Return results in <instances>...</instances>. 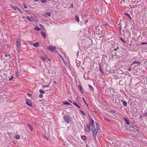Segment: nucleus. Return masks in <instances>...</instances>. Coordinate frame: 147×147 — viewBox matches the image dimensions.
Listing matches in <instances>:
<instances>
[{
  "label": "nucleus",
  "mask_w": 147,
  "mask_h": 147,
  "mask_svg": "<svg viewBox=\"0 0 147 147\" xmlns=\"http://www.w3.org/2000/svg\"><path fill=\"white\" fill-rule=\"evenodd\" d=\"M26 19H27V20H29V21H31V22H32V20H31V19H30V18L29 17H28V16H27V17H26Z\"/></svg>",
  "instance_id": "e433bc0d"
},
{
  "label": "nucleus",
  "mask_w": 147,
  "mask_h": 147,
  "mask_svg": "<svg viewBox=\"0 0 147 147\" xmlns=\"http://www.w3.org/2000/svg\"><path fill=\"white\" fill-rule=\"evenodd\" d=\"M41 1L42 3H46L47 2V1L46 0H40Z\"/></svg>",
  "instance_id": "72a5a7b5"
},
{
  "label": "nucleus",
  "mask_w": 147,
  "mask_h": 147,
  "mask_svg": "<svg viewBox=\"0 0 147 147\" xmlns=\"http://www.w3.org/2000/svg\"><path fill=\"white\" fill-rule=\"evenodd\" d=\"M91 119V121L90 122L89 124H87L85 127L86 131L87 132H89L90 131L91 128L90 127H92V130L95 127L94 121L92 119Z\"/></svg>",
  "instance_id": "f257e3e1"
},
{
  "label": "nucleus",
  "mask_w": 147,
  "mask_h": 147,
  "mask_svg": "<svg viewBox=\"0 0 147 147\" xmlns=\"http://www.w3.org/2000/svg\"><path fill=\"white\" fill-rule=\"evenodd\" d=\"M137 64L138 65H141V63L140 62H137L136 61H134L131 65L134 64Z\"/></svg>",
  "instance_id": "1a4fd4ad"
},
{
  "label": "nucleus",
  "mask_w": 147,
  "mask_h": 147,
  "mask_svg": "<svg viewBox=\"0 0 147 147\" xmlns=\"http://www.w3.org/2000/svg\"><path fill=\"white\" fill-rule=\"evenodd\" d=\"M40 27L42 29L44 28V26L41 24H40Z\"/></svg>",
  "instance_id": "37998d69"
},
{
  "label": "nucleus",
  "mask_w": 147,
  "mask_h": 147,
  "mask_svg": "<svg viewBox=\"0 0 147 147\" xmlns=\"http://www.w3.org/2000/svg\"><path fill=\"white\" fill-rule=\"evenodd\" d=\"M124 14L127 17L131 19V17L130 15L127 13H125Z\"/></svg>",
  "instance_id": "6ab92c4d"
},
{
  "label": "nucleus",
  "mask_w": 147,
  "mask_h": 147,
  "mask_svg": "<svg viewBox=\"0 0 147 147\" xmlns=\"http://www.w3.org/2000/svg\"><path fill=\"white\" fill-rule=\"evenodd\" d=\"M51 13L50 12H46L45 13V14L47 15L49 17H50L51 15Z\"/></svg>",
  "instance_id": "5701e85b"
},
{
  "label": "nucleus",
  "mask_w": 147,
  "mask_h": 147,
  "mask_svg": "<svg viewBox=\"0 0 147 147\" xmlns=\"http://www.w3.org/2000/svg\"><path fill=\"white\" fill-rule=\"evenodd\" d=\"M141 44L142 45H146V44H147V42L146 43V42H143L141 43Z\"/></svg>",
  "instance_id": "de8ad7c7"
},
{
  "label": "nucleus",
  "mask_w": 147,
  "mask_h": 147,
  "mask_svg": "<svg viewBox=\"0 0 147 147\" xmlns=\"http://www.w3.org/2000/svg\"><path fill=\"white\" fill-rule=\"evenodd\" d=\"M39 92L41 94H44L45 93L44 91L42 90H40Z\"/></svg>",
  "instance_id": "473e14b6"
},
{
  "label": "nucleus",
  "mask_w": 147,
  "mask_h": 147,
  "mask_svg": "<svg viewBox=\"0 0 147 147\" xmlns=\"http://www.w3.org/2000/svg\"><path fill=\"white\" fill-rule=\"evenodd\" d=\"M7 56H8V55H7V54H5V56L6 57H7Z\"/></svg>",
  "instance_id": "5fc2aeb1"
},
{
  "label": "nucleus",
  "mask_w": 147,
  "mask_h": 147,
  "mask_svg": "<svg viewBox=\"0 0 147 147\" xmlns=\"http://www.w3.org/2000/svg\"><path fill=\"white\" fill-rule=\"evenodd\" d=\"M29 11V10H28V11H27V12H29V11Z\"/></svg>",
  "instance_id": "680f3d73"
},
{
  "label": "nucleus",
  "mask_w": 147,
  "mask_h": 147,
  "mask_svg": "<svg viewBox=\"0 0 147 147\" xmlns=\"http://www.w3.org/2000/svg\"><path fill=\"white\" fill-rule=\"evenodd\" d=\"M75 20L77 21L78 22H79L80 21V20L79 17L77 16H76L75 17Z\"/></svg>",
  "instance_id": "b1692460"
},
{
  "label": "nucleus",
  "mask_w": 147,
  "mask_h": 147,
  "mask_svg": "<svg viewBox=\"0 0 147 147\" xmlns=\"http://www.w3.org/2000/svg\"><path fill=\"white\" fill-rule=\"evenodd\" d=\"M81 138L83 140H86V136H81Z\"/></svg>",
  "instance_id": "393cba45"
},
{
  "label": "nucleus",
  "mask_w": 147,
  "mask_h": 147,
  "mask_svg": "<svg viewBox=\"0 0 147 147\" xmlns=\"http://www.w3.org/2000/svg\"><path fill=\"white\" fill-rule=\"evenodd\" d=\"M27 125L28 127L31 129V130L32 131L33 130V129L32 125H31L29 124H28Z\"/></svg>",
  "instance_id": "2eb2a0df"
},
{
  "label": "nucleus",
  "mask_w": 147,
  "mask_h": 147,
  "mask_svg": "<svg viewBox=\"0 0 147 147\" xmlns=\"http://www.w3.org/2000/svg\"><path fill=\"white\" fill-rule=\"evenodd\" d=\"M20 48L18 47V48H17V50L18 52H19L20 51Z\"/></svg>",
  "instance_id": "8fccbe9b"
},
{
  "label": "nucleus",
  "mask_w": 147,
  "mask_h": 147,
  "mask_svg": "<svg viewBox=\"0 0 147 147\" xmlns=\"http://www.w3.org/2000/svg\"><path fill=\"white\" fill-rule=\"evenodd\" d=\"M78 87L81 91L82 94L83 93V92L82 90V87L81 85V84H79L78 85Z\"/></svg>",
  "instance_id": "9b49d317"
},
{
  "label": "nucleus",
  "mask_w": 147,
  "mask_h": 147,
  "mask_svg": "<svg viewBox=\"0 0 147 147\" xmlns=\"http://www.w3.org/2000/svg\"><path fill=\"white\" fill-rule=\"evenodd\" d=\"M82 99H83V102H84V103H85V104L87 106H88V105H87V104L86 102L85 101V100L84 98H82Z\"/></svg>",
  "instance_id": "c9c22d12"
},
{
  "label": "nucleus",
  "mask_w": 147,
  "mask_h": 147,
  "mask_svg": "<svg viewBox=\"0 0 147 147\" xmlns=\"http://www.w3.org/2000/svg\"><path fill=\"white\" fill-rule=\"evenodd\" d=\"M73 104L75 106H76L78 108L80 109V107L75 102H74L73 103Z\"/></svg>",
  "instance_id": "f3484780"
},
{
  "label": "nucleus",
  "mask_w": 147,
  "mask_h": 147,
  "mask_svg": "<svg viewBox=\"0 0 147 147\" xmlns=\"http://www.w3.org/2000/svg\"><path fill=\"white\" fill-rule=\"evenodd\" d=\"M63 104H64V105H70V103L67 102V101H65V102H63Z\"/></svg>",
  "instance_id": "cd10ccee"
},
{
  "label": "nucleus",
  "mask_w": 147,
  "mask_h": 147,
  "mask_svg": "<svg viewBox=\"0 0 147 147\" xmlns=\"http://www.w3.org/2000/svg\"><path fill=\"white\" fill-rule=\"evenodd\" d=\"M97 132L98 130L96 129H95L92 131V135L94 137L96 136V135Z\"/></svg>",
  "instance_id": "0eeeda50"
},
{
  "label": "nucleus",
  "mask_w": 147,
  "mask_h": 147,
  "mask_svg": "<svg viewBox=\"0 0 147 147\" xmlns=\"http://www.w3.org/2000/svg\"><path fill=\"white\" fill-rule=\"evenodd\" d=\"M62 60H63V61L64 62V63H67V62H66V61H65V60L64 59H62Z\"/></svg>",
  "instance_id": "603ef678"
},
{
  "label": "nucleus",
  "mask_w": 147,
  "mask_h": 147,
  "mask_svg": "<svg viewBox=\"0 0 147 147\" xmlns=\"http://www.w3.org/2000/svg\"><path fill=\"white\" fill-rule=\"evenodd\" d=\"M45 137L46 138L47 140H49V138H47V137H46V136Z\"/></svg>",
  "instance_id": "4d7b16f0"
},
{
  "label": "nucleus",
  "mask_w": 147,
  "mask_h": 147,
  "mask_svg": "<svg viewBox=\"0 0 147 147\" xmlns=\"http://www.w3.org/2000/svg\"><path fill=\"white\" fill-rule=\"evenodd\" d=\"M123 105L125 107H127V104L126 102L123 101Z\"/></svg>",
  "instance_id": "bb28decb"
},
{
  "label": "nucleus",
  "mask_w": 147,
  "mask_h": 147,
  "mask_svg": "<svg viewBox=\"0 0 147 147\" xmlns=\"http://www.w3.org/2000/svg\"><path fill=\"white\" fill-rule=\"evenodd\" d=\"M100 67H99L100 71L102 73H103L104 72L102 71V69L101 67V64H100Z\"/></svg>",
  "instance_id": "a878e982"
},
{
  "label": "nucleus",
  "mask_w": 147,
  "mask_h": 147,
  "mask_svg": "<svg viewBox=\"0 0 147 147\" xmlns=\"http://www.w3.org/2000/svg\"><path fill=\"white\" fill-rule=\"evenodd\" d=\"M143 116L144 117H145V118L146 119H147V112H145L144 113H143Z\"/></svg>",
  "instance_id": "aec40b11"
},
{
  "label": "nucleus",
  "mask_w": 147,
  "mask_h": 147,
  "mask_svg": "<svg viewBox=\"0 0 147 147\" xmlns=\"http://www.w3.org/2000/svg\"><path fill=\"white\" fill-rule=\"evenodd\" d=\"M109 112L111 113H116V111L115 110H110L109 111Z\"/></svg>",
  "instance_id": "7c9ffc66"
},
{
  "label": "nucleus",
  "mask_w": 147,
  "mask_h": 147,
  "mask_svg": "<svg viewBox=\"0 0 147 147\" xmlns=\"http://www.w3.org/2000/svg\"><path fill=\"white\" fill-rule=\"evenodd\" d=\"M54 82H55V83L56 84H57L56 82V81H54Z\"/></svg>",
  "instance_id": "052dcab7"
},
{
  "label": "nucleus",
  "mask_w": 147,
  "mask_h": 147,
  "mask_svg": "<svg viewBox=\"0 0 147 147\" xmlns=\"http://www.w3.org/2000/svg\"><path fill=\"white\" fill-rule=\"evenodd\" d=\"M27 95L28 97H31V94L29 93H27Z\"/></svg>",
  "instance_id": "79ce46f5"
},
{
  "label": "nucleus",
  "mask_w": 147,
  "mask_h": 147,
  "mask_svg": "<svg viewBox=\"0 0 147 147\" xmlns=\"http://www.w3.org/2000/svg\"><path fill=\"white\" fill-rule=\"evenodd\" d=\"M96 126L97 127H98L99 126V124L98 123H97L96 122Z\"/></svg>",
  "instance_id": "09e8293b"
},
{
  "label": "nucleus",
  "mask_w": 147,
  "mask_h": 147,
  "mask_svg": "<svg viewBox=\"0 0 147 147\" xmlns=\"http://www.w3.org/2000/svg\"><path fill=\"white\" fill-rule=\"evenodd\" d=\"M125 0H121L120 2V4L121 5H123V6H125L127 4V2H125Z\"/></svg>",
  "instance_id": "6e6552de"
},
{
  "label": "nucleus",
  "mask_w": 147,
  "mask_h": 147,
  "mask_svg": "<svg viewBox=\"0 0 147 147\" xmlns=\"http://www.w3.org/2000/svg\"><path fill=\"white\" fill-rule=\"evenodd\" d=\"M120 40L122 41L123 42L125 43H126V42L122 38H120Z\"/></svg>",
  "instance_id": "a19ab883"
},
{
  "label": "nucleus",
  "mask_w": 147,
  "mask_h": 147,
  "mask_svg": "<svg viewBox=\"0 0 147 147\" xmlns=\"http://www.w3.org/2000/svg\"><path fill=\"white\" fill-rule=\"evenodd\" d=\"M13 76H12L10 78H9V81H11V80L13 78Z\"/></svg>",
  "instance_id": "c03bdc74"
},
{
  "label": "nucleus",
  "mask_w": 147,
  "mask_h": 147,
  "mask_svg": "<svg viewBox=\"0 0 147 147\" xmlns=\"http://www.w3.org/2000/svg\"><path fill=\"white\" fill-rule=\"evenodd\" d=\"M30 18L33 20H35V19H36V18H34L33 16H31Z\"/></svg>",
  "instance_id": "49530a36"
},
{
  "label": "nucleus",
  "mask_w": 147,
  "mask_h": 147,
  "mask_svg": "<svg viewBox=\"0 0 147 147\" xmlns=\"http://www.w3.org/2000/svg\"><path fill=\"white\" fill-rule=\"evenodd\" d=\"M135 135V132L134 131L132 132L131 133V134H130L129 135V136L131 137H133Z\"/></svg>",
  "instance_id": "4468645a"
},
{
  "label": "nucleus",
  "mask_w": 147,
  "mask_h": 147,
  "mask_svg": "<svg viewBox=\"0 0 147 147\" xmlns=\"http://www.w3.org/2000/svg\"><path fill=\"white\" fill-rule=\"evenodd\" d=\"M26 104L30 107L32 106V104L31 100L29 99H27L26 102Z\"/></svg>",
  "instance_id": "39448f33"
},
{
  "label": "nucleus",
  "mask_w": 147,
  "mask_h": 147,
  "mask_svg": "<svg viewBox=\"0 0 147 147\" xmlns=\"http://www.w3.org/2000/svg\"><path fill=\"white\" fill-rule=\"evenodd\" d=\"M33 45L35 47H38L39 46V44L38 42H36L33 44Z\"/></svg>",
  "instance_id": "f8f14e48"
},
{
  "label": "nucleus",
  "mask_w": 147,
  "mask_h": 147,
  "mask_svg": "<svg viewBox=\"0 0 147 147\" xmlns=\"http://www.w3.org/2000/svg\"><path fill=\"white\" fill-rule=\"evenodd\" d=\"M78 55V53L77 54V55Z\"/></svg>",
  "instance_id": "e2e57ef3"
},
{
  "label": "nucleus",
  "mask_w": 147,
  "mask_h": 147,
  "mask_svg": "<svg viewBox=\"0 0 147 147\" xmlns=\"http://www.w3.org/2000/svg\"><path fill=\"white\" fill-rule=\"evenodd\" d=\"M49 86V85H43V86H42V87H43V88H45V87H48Z\"/></svg>",
  "instance_id": "ea45409f"
},
{
  "label": "nucleus",
  "mask_w": 147,
  "mask_h": 147,
  "mask_svg": "<svg viewBox=\"0 0 147 147\" xmlns=\"http://www.w3.org/2000/svg\"><path fill=\"white\" fill-rule=\"evenodd\" d=\"M11 7L15 10L17 9V10H18L21 13H22V12L20 10L19 8L17 6L12 5H11Z\"/></svg>",
  "instance_id": "7ed1b4c3"
},
{
  "label": "nucleus",
  "mask_w": 147,
  "mask_h": 147,
  "mask_svg": "<svg viewBox=\"0 0 147 147\" xmlns=\"http://www.w3.org/2000/svg\"><path fill=\"white\" fill-rule=\"evenodd\" d=\"M115 50H117V49H115Z\"/></svg>",
  "instance_id": "338daca9"
},
{
  "label": "nucleus",
  "mask_w": 147,
  "mask_h": 147,
  "mask_svg": "<svg viewBox=\"0 0 147 147\" xmlns=\"http://www.w3.org/2000/svg\"><path fill=\"white\" fill-rule=\"evenodd\" d=\"M124 120L126 122V123L127 124H129V120H128L127 118L126 117H125L124 118Z\"/></svg>",
  "instance_id": "9d476101"
},
{
  "label": "nucleus",
  "mask_w": 147,
  "mask_h": 147,
  "mask_svg": "<svg viewBox=\"0 0 147 147\" xmlns=\"http://www.w3.org/2000/svg\"><path fill=\"white\" fill-rule=\"evenodd\" d=\"M87 16V14H85L84 15V17H86Z\"/></svg>",
  "instance_id": "6e6d98bb"
},
{
  "label": "nucleus",
  "mask_w": 147,
  "mask_h": 147,
  "mask_svg": "<svg viewBox=\"0 0 147 147\" xmlns=\"http://www.w3.org/2000/svg\"><path fill=\"white\" fill-rule=\"evenodd\" d=\"M9 57L10 56V55H9Z\"/></svg>",
  "instance_id": "0e129e2a"
},
{
  "label": "nucleus",
  "mask_w": 147,
  "mask_h": 147,
  "mask_svg": "<svg viewBox=\"0 0 147 147\" xmlns=\"http://www.w3.org/2000/svg\"><path fill=\"white\" fill-rule=\"evenodd\" d=\"M80 113H81L83 115H85V114H84V112L82 111V110H80Z\"/></svg>",
  "instance_id": "4c0bfd02"
},
{
  "label": "nucleus",
  "mask_w": 147,
  "mask_h": 147,
  "mask_svg": "<svg viewBox=\"0 0 147 147\" xmlns=\"http://www.w3.org/2000/svg\"><path fill=\"white\" fill-rule=\"evenodd\" d=\"M105 120H107V121H109V120L107 119H106V118H105Z\"/></svg>",
  "instance_id": "13d9d810"
},
{
  "label": "nucleus",
  "mask_w": 147,
  "mask_h": 147,
  "mask_svg": "<svg viewBox=\"0 0 147 147\" xmlns=\"http://www.w3.org/2000/svg\"><path fill=\"white\" fill-rule=\"evenodd\" d=\"M69 101L71 103V102H71V100H69Z\"/></svg>",
  "instance_id": "bf43d9fd"
},
{
  "label": "nucleus",
  "mask_w": 147,
  "mask_h": 147,
  "mask_svg": "<svg viewBox=\"0 0 147 147\" xmlns=\"http://www.w3.org/2000/svg\"><path fill=\"white\" fill-rule=\"evenodd\" d=\"M131 68H129L127 69V70L129 71H131Z\"/></svg>",
  "instance_id": "3c124183"
},
{
  "label": "nucleus",
  "mask_w": 147,
  "mask_h": 147,
  "mask_svg": "<svg viewBox=\"0 0 147 147\" xmlns=\"http://www.w3.org/2000/svg\"><path fill=\"white\" fill-rule=\"evenodd\" d=\"M20 41L19 39H17L16 40V45L17 47L20 48L21 45L20 44Z\"/></svg>",
  "instance_id": "423d86ee"
},
{
  "label": "nucleus",
  "mask_w": 147,
  "mask_h": 147,
  "mask_svg": "<svg viewBox=\"0 0 147 147\" xmlns=\"http://www.w3.org/2000/svg\"><path fill=\"white\" fill-rule=\"evenodd\" d=\"M22 4L25 8L26 9L27 8V6L25 3H23Z\"/></svg>",
  "instance_id": "f704fd0d"
},
{
  "label": "nucleus",
  "mask_w": 147,
  "mask_h": 147,
  "mask_svg": "<svg viewBox=\"0 0 147 147\" xmlns=\"http://www.w3.org/2000/svg\"><path fill=\"white\" fill-rule=\"evenodd\" d=\"M96 112H97V111L95 112V113H96Z\"/></svg>",
  "instance_id": "69168bd1"
},
{
  "label": "nucleus",
  "mask_w": 147,
  "mask_h": 147,
  "mask_svg": "<svg viewBox=\"0 0 147 147\" xmlns=\"http://www.w3.org/2000/svg\"><path fill=\"white\" fill-rule=\"evenodd\" d=\"M130 127H131L133 128L134 129H135V128L137 127L136 125H130Z\"/></svg>",
  "instance_id": "412c9836"
},
{
  "label": "nucleus",
  "mask_w": 147,
  "mask_h": 147,
  "mask_svg": "<svg viewBox=\"0 0 147 147\" xmlns=\"http://www.w3.org/2000/svg\"><path fill=\"white\" fill-rule=\"evenodd\" d=\"M39 97L40 98H41L43 97V95L42 94H40L39 96Z\"/></svg>",
  "instance_id": "58836bf2"
},
{
  "label": "nucleus",
  "mask_w": 147,
  "mask_h": 147,
  "mask_svg": "<svg viewBox=\"0 0 147 147\" xmlns=\"http://www.w3.org/2000/svg\"><path fill=\"white\" fill-rule=\"evenodd\" d=\"M15 138L17 139H20V136L19 135H16L15 136Z\"/></svg>",
  "instance_id": "4be33fe9"
},
{
  "label": "nucleus",
  "mask_w": 147,
  "mask_h": 147,
  "mask_svg": "<svg viewBox=\"0 0 147 147\" xmlns=\"http://www.w3.org/2000/svg\"><path fill=\"white\" fill-rule=\"evenodd\" d=\"M121 21H122V20H120L119 24V25H120V26L119 27V29L120 30H121V28H122V27L121 26V25L122 24L121 23Z\"/></svg>",
  "instance_id": "dca6fc26"
},
{
  "label": "nucleus",
  "mask_w": 147,
  "mask_h": 147,
  "mask_svg": "<svg viewBox=\"0 0 147 147\" xmlns=\"http://www.w3.org/2000/svg\"><path fill=\"white\" fill-rule=\"evenodd\" d=\"M70 116L69 115H65L63 116V118L65 121L67 123H69L71 121Z\"/></svg>",
  "instance_id": "f03ea898"
},
{
  "label": "nucleus",
  "mask_w": 147,
  "mask_h": 147,
  "mask_svg": "<svg viewBox=\"0 0 147 147\" xmlns=\"http://www.w3.org/2000/svg\"><path fill=\"white\" fill-rule=\"evenodd\" d=\"M88 86L91 90H93V91L94 90V89H93V87L92 86H91L90 85H89Z\"/></svg>",
  "instance_id": "c85d7f7f"
},
{
  "label": "nucleus",
  "mask_w": 147,
  "mask_h": 147,
  "mask_svg": "<svg viewBox=\"0 0 147 147\" xmlns=\"http://www.w3.org/2000/svg\"><path fill=\"white\" fill-rule=\"evenodd\" d=\"M18 73V69H16V70L15 74L16 77H19Z\"/></svg>",
  "instance_id": "a211bd4d"
},
{
  "label": "nucleus",
  "mask_w": 147,
  "mask_h": 147,
  "mask_svg": "<svg viewBox=\"0 0 147 147\" xmlns=\"http://www.w3.org/2000/svg\"><path fill=\"white\" fill-rule=\"evenodd\" d=\"M125 25L124 26V28H126L127 27V24H126L125 22Z\"/></svg>",
  "instance_id": "a18cd8bd"
},
{
  "label": "nucleus",
  "mask_w": 147,
  "mask_h": 147,
  "mask_svg": "<svg viewBox=\"0 0 147 147\" xmlns=\"http://www.w3.org/2000/svg\"><path fill=\"white\" fill-rule=\"evenodd\" d=\"M41 59L43 61H45V58L43 56H41L40 57Z\"/></svg>",
  "instance_id": "2f4dec72"
},
{
  "label": "nucleus",
  "mask_w": 147,
  "mask_h": 147,
  "mask_svg": "<svg viewBox=\"0 0 147 147\" xmlns=\"http://www.w3.org/2000/svg\"><path fill=\"white\" fill-rule=\"evenodd\" d=\"M37 31H38L40 29V28L38 27H35L34 28Z\"/></svg>",
  "instance_id": "c756f323"
},
{
  "label": "nucleus",
  "mask_w": 147,
  "mask_h": 147,
  "mask_svg": "<svg viewBox=\"0 0 147 147\" xmlns=\"http://www.w3.org/2000/svg\"><path fill=\"white\" fill-rule=\"evenodd\" d=\"M47 49L53 52L55 50L56 47L55 46H49L47 47Z\"/></svg>",
  "instance_id": "20e7f679"
},
{
  "label": "nucleus",
  "mask_w": 147,
  "mask_h": 147,
  "mask_svg": "<svg viewBox=\"0 0 147 147\" xmlns=\"http://www.w3.org/2000/svg\"><path fill=\"white\" fill-rule=\"evenodd\" d=\"M70 7H73V4H71V5H70Z\"/></svg>",
  "instance_id": "864d4df0"
},
{
  "label": "nucleus",
  "mask_w": 147,
  "mask_h": 147,
  "mask_svg": "<svg viewBox=\"0 0 147 147\" xmlns=\"http://www.w3.org/2000/svg\"><path fill=\"white\" fill-rule=\"evenodd\" d=\"M41 34L43 37V38H46V35H45V32H42L41 33Z\"/></svg>",
  "instance_id": "ddd939ff"
}]
</instances>
